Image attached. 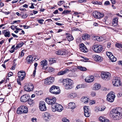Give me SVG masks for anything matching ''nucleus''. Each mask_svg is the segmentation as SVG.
Returning <instances> with one entry per match:
<instances>
[{
    "label": "nucleus",
    "mask_w": 122,
    "mask_h": 122,
    "mask_svg": "<svg viewBox=\"0 0 122 122\" xmlns=\"http://www.w3.org/2000/svg\"><path fill=\"white\" fill-rule=\"evenodd\" d=\"M110 115L114 120H118L122 116V108L117 107L113 108L110 112Z\"/></svg>",
    "instance_id": "obj_1"
},
{
    "label": "nucleus",
    "mask_w": 122,
    "mask_h": 122,
    "mask_svg": "<svg viewBox=\"0 0 122 122\" xmlns=\"http://www.w3.org/2000/svg\"><path fill=\"white\" fill-rule=\"evenodd\" d=\"M59 82H62L63 85L65 88L66 89H69L72 88L73 83V81L69 79H61Z\"/></svg>",
    "instance_id": "obj_2"
},
{
    "label": "nucleus",
    "mask_w": 122,
    "mask_h": 122,
    "mask_svg": "<svg viewBox=\"0 0 122 122\" xmlns=\"http://www.w3.org/2000/svg\"><path fill=\"white\" fill-rule=\"evenodd\" d=\"M51 109L52 111L54 112L56 111L60 112L63 110V108L61 105L56 103L55 104L54 106L52 105Z\"/></svg>",
    "instance_id": "obj_3"
},
{
    "label": "nucleus",
    "mask_w": 122,
    "mask_h": 122,
    "mask_svg": "<svg viewBox=\"0 0 122 122\" xmlns=\"http://www.w3.org/2000/svg\"><path fill=\"white\" fill-rule=\"evenodd\" d=\"M50 92L52 93L57 94L60 93V90L59 87L54 85L51 86L50 89Z\"/></svg>",
    "instance_id": "obj_4"
},
{
    "label": "nucleus",
    "mask_w": 122,
    "mask_h": 122,
    "mask_svg": "<svg viewBox=\"0 0 122 122\" xmlns=\"http://www.w3.org/2000/svg\"><path fill=\"white\" fill-rule=\"evenodd\" d=\"M115 97L114 93L112 92H111L107 94V100L109 102H112L114 101Z\"/></svg>",
    "instance_id": "obj_5"
},
{
    "label": "nucleus",
    "mask_w": 122,
    "mask_h": 122,
    "mask_svg": "<svg viewBox=\"0 0 122 122\" xmlns=\"http://www.w3.org/2000/svg\"><path fill=\"white\" fill-rule=\"evenodd\" d=\"M92 49L95 52L99 53L102 51L103 47L101 45H95L93 46Z\"/></svg>",
    "instance_id": "obj_6"
},
{
    "label": "nucleus",
    "mask_w": 122,
    "mask_h": 122,
    "mask_svg": "<svg viewBox=\"0 0 122 122\" xmlns=\"http://www.w3.org/2000/svg\"><path fill=\"white\" fill-rule=\"evenodd\" d=\"M101 76L103 80H108L110 79L111 74L109 72H102Z\"/></svg>",
    "instance_id": "obj_7"
},
{
    "label": "nucleus",
    "mask_w": 122,
    "mask_h": 122,
    "mask_svg": "<svg viewBox=\"0 0 122 122\" xmlns=\"http://www.w3.org/2000/svg\"><path fill=\"white\" fill-rule=\"evenodd\" d=\"M34 86L32 84L29 83L26 84L24 87L25 90L27 92H30L32 91L33 89Z\"/></svg>",
    "instance_id": "obj_8"
},
{
    "label": "nucleus",
    "mask_w": 122,
    "mask_h": 122,
    "mask_svg": "<svg viewBox=\"0 0 122 122\" xmlns=\"http://www.w3.org/2000/svg\"><path fill=\"white\" fill-rule=\"evenodd\" d=\"M45 101L48 104L53 105H55L56 99L55 97H53L52 98H46L45 99Z\"/></svg>",
    "instance_id": "obj_9"
},
{
    "label": "nucleus",
    "mask_w": 122,
    "mask_h": 122,
    "mask_svg": "<svg viewBox=\"0 0 122 122\" xmlns=\"http://www.w3.org/2000/svg\"><path fill=\"white\" fill-rule=\"evenodd\" d=\"M120 78L118 77H116L115 79L113 80L112 83L114 84V86H119L121 85V81Z\"/></svg>",
    "instance_id": "obj_10"
},
{
    "label": "nucleus",
    "mask_w": 122,
    "mask_h": 122,
    "mask_svg": "<svg viewBox=\"0 0 122 122\" xmlns=\"http://www.w3.org/2000/svg\"><path fill=\"white\" fill-rule=\"evenodd\" d=\"M39 107L40 110L42 111H44L46 110V108L45 105V103L43 101L40 102Z\"/></svg>",
    "instance_id": "obj_11"
},
{
    "label": "nucleus",
    "mask_w": 122,
    "mask_h": 122,
    "mask_svg": "<svg viewBox=\"0 0 122 122\" xmlns=\"http://www.w3.org/2000/svg\"><path fill=\"white\" fill-rule=\"evenodd\" d=\"M83 107L85 116L86 117H89L91 114L89 108L86 106H84Z\"/></svg>",
    "instance_id": "obj_12"
},
{
    "label": "nucleus",
    "mask_w": 122,
    "mask_h": 122,
    "mask_svg": "<svg viewBox=\"0 0 122 122\" xmlns=\"http://www.w3.org/2000/svg\"><path fill=\"white\" fill-rule=\"evenodd\" d=\"M30 98V97L27 94L22 95L20 98V100L21 102H25L27 101Z\"/></svg>",
    "instance_id": "obj_13"
},
{
    "label": "nucleus",
    "mask_w": 122,
    "mask_h": 122,
    "mask_svg": "<svg viewBox=\"0 0 122 122\" xmlns=\"http://www.w3.org/2000/svg\"><path fill=\"white\" fill-rule=\"evenodd\" d=\"M79 47L80 50L82 52H86L87 51V50L86 46L83 43H81L79 45Z\"/></svg>",
    "instance_id": "obj_14"
},
{
    "label": "nucleus",
    "mask_w": 122,
    "mask_h": 122,
    "mask_svg": "<svg viewBox=\"0 0 122 122\" xmlns=\"http://www.w3.org/2000/svg\"><path fill=\"white\" fill-rule=\"evenodd\" d=\"M94 80L93 76H89L86 77L85 79V81L87 82H91L93 81Z\"/></svg>",
    "instance_id": "obj_15"
},
{
    "label": "nucleus",
    "mask_w": 122,
    "mask_h": 122,
    "mask_svg": "<svg viewBox=\"0 0 122 122\" xmlns=\"http://www.w3.org/2000/svg\"><path fill=\"white\" fill-rule=\"evenodd\" d=\"M33 57L32 56H29L27 57L26 61L28 64H30L33 62Z\"/></svg>",
    "instance_id": "obj_16"
},
{
    "label": "nucleus",
    "mask_w": 122,
    "mask_h": 122,
    "mask_svg": "<svg viewBox=\"0 0 122 122\" xmlns=\"http://www.w3.org/2000/svg\"><path fill=\"white\" fill-rule=\"evenodd\" d=\"M41 66L42 67V69H47V67L46 68L44 67V66H46L47 64V61L46 60H42L41 62Z\"/></svg>",
    "instance_id": "obj_17"
},
{
    "label": "nucleus",
    "mask_w": 122,
    "mask_h": 122,
    "mask_svg": "<svg viewBox=\"0 0 122 122\" xmlns=\"http://www.w3.org/2000/svg\"><path fill=\"white\" fill-rule=\"evenodd\" d=\"M94 58L95 61L99 62H101L103 60L102 57L98 55L95 56L94 57Z\"/></svg>",
    "instance_id": "obj_18"
},
{
    "label": "nucleus",
    "mask_w": 122,
    "mask_h": 122,
    "mask_svg": "<svg viewBox=\"0 0 122 122\" xmlns=\"http://www.w3.org/2000/svg\"><path fill=\"white\" fill-rule=\"evenodd\" d=\"M43 116L44 119L47 120L50 118H51L50 115L48 112H45L44 113V115H43Z\"/></svg>",
    "instance_id": "obj_19"
},
{
    "label": "nucleus",
    "mask_w": 122,
    "mask_h": 122,
    "mask_svg": "<svg viewBox=\"0 0 122 122\" xmlns=\"http://www.w3.org/2000/svg\"><path fill=\"white\" fill-rule=\"evenodd\" d=\"M25 73H23L22 74H19V75H17L19 80L20 81H22L24 78L25 76Z\"/></svg>",
    "instance_id": "obj_20"
},
{
    "label": "nucleus",
    "mask_w": 122,
    "mask_h": 122,
    "mask_svg": "<svg viewBox=\"0 0 122 122\" xmlns=\"http://www.w3.org/2000/svg\"><path fill=\"white\" fill-rule=\"evenodd\" d=\"M70 70L68 69H66L64 71L59 72L58 73V75H63L68 72Z\"/></svg>",
    "instance_id": "obj_21"
},
{
    "label": "nucleus",
    "mask_w": 122,
    "mask_h": 122,
    "mask_svg": "<svg viewBox=\"0 0 122 122\" xmlns=\"http://www.w3.org/2000/svg\"><path fill=\"white\" fill-rule=\"evenodd\" d=\"M52 80L51 79V81H49V77H47L44 80L45 84L46 85H49L52 84Z\"/></svg>",
    "instance_id": "obj_22"
},
{
    "label": "nucleus",
    "mask_w": 122,
    "mask_h": 122,
    "mask_svg": "<svg viewBox=\"0 0 122 122\" xmlns=\"http://www.w3.org/2000/svg\"><path fill=\"white\" fill-rule=\"evenodd\" d=\"M89 100V99L87 97H82L81 99V101L85 104H86L88 102Z\"/></svg>",
    "instance_id": "obj_23"
},
{
    "label": "nucleus",
    "mask_w": 122,
    "mask_h": 122,
    "mask_svg": "<svg viewBox=\"0 0 122 122\" xmlns=\"http://www.w3.org/2000/svg\"><path fill=\"white\" fill-rule=\"evenodd\" d=\"M2 33L4 34L5 37H9L10 36V32L9 31H6L5 30H3Z\"/></svg>",
    "instance_id": "obj_24"
},
{
    "label": "nucleus",
    "mask_w": 122,
    "mask_h": 122,
    "mask_svg": "<svg viewBox=\"0 0 122 122\" xmlns=\"http://www.w3.org/2000/svg\"><path fill=\"white\" fill-rule=\"evenodd\" d=\"M90 36L87 34H85L82 36V38L84 40H85L86 39L88 40L89 39Z\"/></svg>",
    "instance_id": "obj_25"
},
{
    "label": "nucleus",
    "mask_w": 122,
    "mask_h": 122,
    "mask_svg": "<svg viewBox=\"0 0 122 122\" xmlns=\"http://www.w3.org/2000/svg\"><path fill=\"white\" fill-rule=\"evenodd\" d=\"M68 105L69 108L73 109L75 108V105L74 103L70 102Z\"/></svg>",
    "instance_id": "obj_26"
},
{
    "label": "nucleus",
    "mask_w": 122,
    "mask_h": 122,
    "mask_svg": "<svg viewBox=\"0 0 122 122\" xmlns=\"http://www.w3.org/2000/svg\"><path fill=\"white\" fill-rule=\"evenodd\" d=\"M106 118L103 117L102 116L100 117L99 118V120L102 121V122H108L109 120H106Z\"/></svg>",
    "instance_id": "obj_27"
},
{
    "label": "nucleus",
    "mask_w": 122,
    "mask_h": 122,
    "mask_svg": "<svg viewBox=\"0 0 122 122\" xmlns=\"http://www.w3.org/2000/svg\"><path fill=\"white\" fill-rule=\"evenodd\" d=\"M68 97L73 99L76 97L77 94L75 93H72L68 94Z\"/></svg>",
    "instance_id": "obj_28"
},
{
    "label": "nucleus",
    "mask_w": 122,
    "mask_h": 122,
    "mask_svg": "<svg viewBox=\"0 0 122 122\" xmlns=\"http://www.w3.org/2000/svg\"><path fill=\"white\" fill-rule=\"evenodd\" d=\"M23 113H26L28 112V109L27 107L24 106H21Z\"/></svg>",
    "instance_id": "obj_29"
},
{
    "label": "nucleus",
    "mask_w": 122,
    "mask_h": 122,
    "mask_svg": "<svg viewBox=\"0 0 122 122\" xmlns=\"http://www.w3.org/2000/svg\"><path fill=\"white\" fill-rule=\"evenodd\" d=\"M27 101L28 104L30 105V106H32L34 104V103L33 100L29 98Z\"/></svg>",
    "instance_id": "obj_30"
},
{
    "label": "nucleus",
    "mask_w": 122,
    "mask_h": 122,
    "mask_svg": "<svg viewBox=\"0 0 122 122\" xmlns=\"http://www.w3.org/2000/svg\"><path fill=\"white\" fill-rule=\"evenodd\" d=\"M118 20V18H115L113 20L112 23L113 26H114L117 25V23Z\"/></svg>",
    "instance_id": "obj_31"
},
{
    "label": "nucleus",
    "mask_w": 122,
    "mask_h": 122,
    "mask_svg": "<svg viewBox=\"0 0 122 122\" xmlns=\"http://www.w3.org/2000/svg\"><path fill=\"white\" fill-rule=\"evenodd\" d=\"M101 87L100 85L98 83H95L94 85V87L95 88H94V90H97L99 89Z\"/></svg>",
    "instance_id": "obj_32"
},
{
    "label": "nucleus",
    "mask_w": 122,
    "mask_h": 122,
    "mask_svg": "<svg viewBox=\"0 0 122 122\" xmlns=\"http://www.w3.org/2000/svg\"><path fill=\"white\" fill-rule=\"evenodd\" d=\"M77 68L80 71H86L87 70L86 68V67H83L81 66H78Z\"/></svg>",
    "instance_id": "obj_33"
},
{
    "label": "nucleus",
    "mask_w": 122,
    "mask_h": 122,
    "mask_svg": "<svg viewBox=\"0 0 122 122\" xmlns=\"http://www.w3.org/2000/svg\"><path fill=\"white\" fill-rule=\"evenodd\" d=\"M92 15L93 17L97 19L98 17L97 16V12L96 11H95L92 13Z\"/></svg>",
    "instance_id": "obj_34"
},
{
    "label": "nucleus",
    "mask_w": 122,
    "mask_h": 122,
    "mask_svg": "<svg viewBox=\"0 0 122 122\" xmlns=\"http://www.w3.org/2000/svg\"><path fill=\"white\" fill-rule=\"evenodd\" d=\"M16 112L18 114H21L23 113L21 107H19L18 108Z\"/></svg>",
    "instance_id": "obj_35"
},
{
    "label": "nucleus",
    "mask_w": 122,
    "mask_h": 122,
    "mask_svg": "<svg viewBox=\"0 0 122 122\" xmlns=\"http://www.w3.org/2000/svg\"><path fill=\"white\" fill-rule=\"evenodd\" d=\"M109 58L111 61L112 62H114L116 61L117 60L116 58L113 55L111 56Z\"/></svg>",
    "instance_id": "obj_36"
},
{
    "label": "nucleus",
    "mask_w": 122,
    "mask_h": 122,
    "mask_svg": "<svg viewBox=\"0 0 122 122\" xmlns=\"http://www.w3.org/2000/svg\"><path fill=\"white\" fill-rule=\"evenodd\" d=\"M66 38L69 41H70L73 39V38L71 35H69V36H66Z\"/></svg>",
    "instance_id": "obj_37"
},
{
    "label": "nucleus",
    "mask_w": 122,
    "mask_h": 122,
    "mask_svg": "<svg viewBox=\"0 0 122 122\" xmlns=\"http://www.w3.org/2000/svg\"><path fill=\"white\" fill-rule=\"evenodd\" d=\"M122 46L121 44L119 43H116L115 45L116 47L119 48H122Z\"/></svg>",
    "instance_id": "obj_38"
},
{
    "label": "nucleus",
    "mask_w": 122,
    "mask_h": 122,
    "mask_svg": "<svg viewBox=\"0 0 122 122\" xmlns=\"http://www.w3.org/2000/svg\"><path fill=\"white\" fill-rule=\"evenodd\" d=\"M92 3L94 4L100 5H101L102 4V3L100 2H97V1H92Z\"/></svg>",
    "instance_id": "obj_39"
},
{
    "label": "nucleus",
    "mask_w": 122,
    "mask_h": 122,
    "mask_svg": "<svg viewBox=\"0 0 122 122\" xmlns=\"http://www.w3.org/2000/svg\"><path fill=\"white\" fill-rule=\"evenodd\" d=\"M27 16L28 15L25 13V14L23 15V12L22 13L21 12V16L22 18L24 19L25 18L27 17Z\"/></svg>",
    "instance_id": "obj_40"
},
{
    "label": "nucleus",
    "mask_w": 122,
    "mask_h": 122,
    "mask_svg": "<svg viewBox=\"0 0 122 122\" xmlns=\"http://www.w3.org/2000/svg\"><path fill=\"white\" fill-rule=\"evenodd\" d=\"M25 51L24 50H22L21 52L20 56H19L18 58H20V57H21L23 56L24 55V54H25L24 52Z\"/></svg>",
    "instance_id": "obj_41"
},
{
    "label": "nucleus",
    "mask_w": 122,
    "mask_h": 122,
    "mask_svg": "<svg viewBox=\"0 0 122 122\" xmlns=\"http://www.w3.org/2000/svg\"><path fill=\"white\" fill-rule=\"evenodd\" d=\"M106 54L109 58L113 55L112 53L110 52H106Z\"/></svg>",
    "instance_id": "obj_42"
},
{
    "label": "nucleus",
    "mask_w": 122,
    "mask_h": 122,
    "mask_svg": "<svg viewBox=\"0 0 122 122\" xmlns=\"http://www.w3.org/2000/svg\"><path fill=\"white\" fill-rule=\"evenodd\" d=\"M55 59V58L54 59L51 58L49 60V61L50 62H52L51 63H53L56 62V60Z\"/></svg>",
    "instance_id": "obj_43"
},
{
    "label": "nucleus",
    "mask_w": 122,
    "mask_h": 122,
    "mask_svg": "<svg viewBox=\"0 0 122 122\" xmlns=\"http://www.w3.org/2000/svg\"><path fill=\"white\" fill-rule=\"evenodd\" d=\"M62 121L63 122H69V120L67 119L66 117H64L62 119Z\"/></svg>",
    "instance_id": "obj_44"
},
{
    "label": "nucleus",
    "mask_w": 122,
    "mask_h": 122,
    "mask_svg": "<svg viewBox=\"0 0 122 122\" xmlns=\"http://www.w3.org/2000/svg\"><path fill=\"white\" fill-rule=\"evenodd\" d=\"M49 81H52L51 79L52 80V83L54 81V77H49Z\"/></svg>",
    "instance_id": "obj_45"
},
{
    "label": "nucleus",
    "mask_w": 122,
    "mask_h": 122,
    "mask_svg": "<svg viewBox=\"0 0 122 122\" xmlns=\"http://www.w3.org/2000/svg\"><path fill=\"white\" fill-rule=\"evenodd\" d=\"M54 70V69L51 67H49L48 69V70L49 72H51Z\"/></svg>",
    "instance_id": "obj_46"
},
{
    "label": "nucleus",
    "mask_w": 122,
    "mask_h": 122,
    "mask_svg": "<svg viewBox=\"0 0 122 122\" xmlns=\"http://www.w3.org/2000/svg\"><path fill=\"white\" fill-rule=\"evenodd\" d=\"M60 55H64L66 54V52L60 50Z\"/></svg>",
    "instance_id": "obj_47"
},
{
    "label": "nucleus",
    "mask_w": 122,
    "mask_h": 122,
    "mask_svg": "<svg viewBox=\"0 0 122 122\" xmlns=\"http://www.w3.org/2000/svg\"><path fill=\"white\" fill-rule=\"evenodd\" d=\"M70 12V11H69L68 10H67L66 11L64 10V11H63V12H62V14H67L68 13Z\"/></svg>",
    "instance_id": "obj_48"
},
{
    "label": "nucleus",
    "mask_w": 122,
    "mask_h": 122,
    "mask_svg": "<svg viewBox=\"0 0 122 122\" xmlns=\"http://www.w3.org/2000/svg\"><path fill=\"white\" fill-rule=\"evenodd\" d=\"M82 87V86L81 85H78L76 86V90H77L81 88Z\"/></svg>",
    "instance_id": "obj_49"
},
{
    "label": "nucleus",
    "mask_w": 122,
    "mask_h": 122,
    "mask_svg": "<svg viewBox=\"0 0 122 122\" xmlns=\"http://www.w3.org/2000/svg\"><path fill=\"white\" fill-rule=\"evenodd\" d=\"M99 15L100 17H99V19L103 17L104 16V14L101 13H100V14H99Z\"/></svg>",
    "instance_id": "obj_50"
},
{
    "label": "nucleus",
    "mask_w": 122,
    "mask_h": 122,
    "mask_svg": "<svg viewBox=\"0 0 122 122\" xmlns=\"http://www.w3.org/2000/svg\"><path fill=\"white\" fill-rule=\"evenodd\" d=\"M38 22L40 24H43V22L41 21H43L44 20L43 19H42L38 20Z\"/></svg>",
    "instance_id": "obj_51"
},
{
    "label": "nucleus",
    "mask_w": 122,
    "mask_h": 122,
    "mask_svg": "<svg viewBox=\"0 0 122 122\" xmlns=\"http://www.w3.org/2000/svg\"><path fill=\"white\" fill-rule=\"evenodd\" d=\"M106 108V107L104 106H103L101 107V111H104Z\"/></svg>",
    "instance_id": "obj_52"
},
{
    "label": "nucleus",
    "mask_w": 122,
    "mask_h": 122,
    "mask_svg": "<svg viewBox=\"0 0 122 122\" xmlns=\"http://www.w3.org/2000/svg\"><path fill=\"white\" fill-rule=\"evenodd\" d=\"M60 50H59L58 51H55V53L57 55H60Z\"/></svg>",
    "instance_id": "obj_53"
},
{
    "label": "nucleus",
    "mask_w": 122,
    "mask_h": 122,
    "mask_svg": "<svg viewBox=\"0 0 122 122\" xmlns=\"http://www.w3.org/2000/svg\"><path fill=\"white\" fill-rule=\"evenodd\" d=\"M24 44V43L23 42H21L19 43L18 45L20 46V47H21Z\"/></svg>",
    "instance_id": "obj_54"
},
{
    "label": "nucleus",
    "mask_w": 122,
    "mask_h": 122,
    "mask_svg": "<svg viewBox=\"0 0 122 122\" xmlns=\"http://www.w3.org/2000/svg\"><path fill=\"white\" fill-rule=\"evenodd\" d=\"M91 95L92 97H94L96 96V93L94 92H92L91 93Z\"/></svg>",
    "instance_id": "obj_55"
},
{
    "label": "nucleus",
    "mask_w": 122,
    "mask_h": 122,
    "mask_svg": "<svg viewBox=\"0 0 122 122\" xmlns=\"http://www.w3.org/2000/svg\"><path fill=\"white\" fill-rule=\"evenodd\" d=\"M25 73V72H23L22 71H19L17 73V75H19V74H23V73Z\"/></svg>",
    "instance_id": "obj_56"
},
{
    "label": "nucleus",
    "mask_w": 122,
    "mask_h": 122,
    "mask_svg": "<svg viewBox=\"0 0 122 122\" xmlns=\"http://www.w3.org/2000/svg\"><path fill=\"white\" fill-rule=\"evenodd\" d=\"M111 1L112 4H114L116 2V1L115 0H110Z\"/></svg>",
    "instance_id": "obj_57"
},
{
    "label": "nucleus",
    "mask_w": 122,
    "mask_h": 122,
    "mask_svg": "<svg viewBox=\"0 0 122 122\" xmlns=\"http://www.w3.org/2000/svg\"><path fill=\"white\" fill-rule=\"evenodd\" d=\"M109 2L108 1H106L105 2L104 4L105 5H107L109 4Z\"/></svg>",
    "instance_id": "obj_58"
},
{
    "label": "nucleus",
    "mask_w": 122,
    "mask_h": 122,
    "mask_svg": "<svg viewBox=\"0 0 122 122\" xmlns=\"http://www.w3.org/2000/svg\"><path fill=\"white\" fill-rule=\"evenodd\" d=\"M17 82L18 84H19V85H21V83L20 82V81H21L20 80H19L18 79H17Z\"/></svg>",
    "instance_id": "obj_59"
},
{
    "label": "nucleus",
    "mask_w": 122,
    "mask_h": 122,
    "mask_svg": "<svg viewBox=\"0 0 122 122\" xmlns=\"http://www.w3.org/2000/svg\"><path fill=\"white\" fill-rule=\"evenodd\" d=\"M76 122H83L82 120L78 119H76Z\"/></svg>",
    "instance_id": "obj_60"
},
{
    "label": "nucleus",
    "mask_w": 122,
    "mask_h": 122,
    "mask_svg": "<svg viewBox=\"0 0 122 122\" xmlns=\"http://www.w3.org/2000/svg\"><path fill=\"white\" fill-rule=\"evenodd\" d=\"M36 120V118H33L31 119V120L33 122H35Z\"/></svg>",
    "instance_id": "obj_61"
},
{
    "label": "nucleus",
    "mask_w": 122,
    "mask_h": 122,
    "mask_svg": "<svg viewBox=\"0 0 122 122\" xmlns=\"http://www.w3.org/2000/svg\"><path fill=\"white\" fill-rule=\"evenodd\" d=\"M12 75L13 73L11 72H9L8 74V75L9 77H10L12 76Z\"/></svg>",
    "instance_id": "obj_62"
},
{
    "label": "nucleus",
    "mask_w": 122,
    "mask_h": 122,
    "mask_svg": "<svg viewBox=\"0 0 122 122\" xmlns=\"http://www.w3.org/2000/svg\"><path fill=\"white\" fill-rule=\"evenodd\" d=\"M15 50V49L14 48L13 50L11 49V50H9V51L10 52L12 53Z\"/></svg>",
    "instance_id": "obj_63"
},
{
    "label": "nucleus",
    "mask_w": 122,
    "mask_h": 122,
    "mask_svg": "<svg viewBox=\"0 0 122 122\" xmlns=\"http://www.w3.org/2000/svg\"><path fill=\"white\" fill-rule=\"evenodd\" d=\"M118 64L120 65H121L122 66V61H119L118 62Z\"/></svg>",
    "instance_id": "obj_64"
}]
</instances>
